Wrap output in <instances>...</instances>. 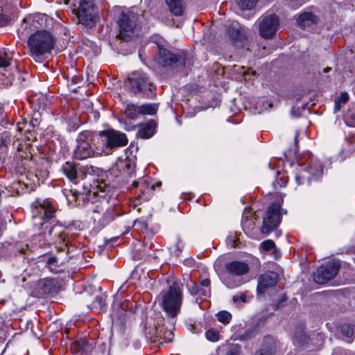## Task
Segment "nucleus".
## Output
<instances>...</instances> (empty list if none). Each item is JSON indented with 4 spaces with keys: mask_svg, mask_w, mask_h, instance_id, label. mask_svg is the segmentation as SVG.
Instances as JSON below:
<instances>
[{
    "mask_svg": "<svg viewBox=\"0 0 355 355\" xmlns=\"http://www.w3.org/2000/svg\"><path fill=\"white\" fill-rule=\"evenodd\" d=\"M114 196H107V194L99 195L95 201L87 202L88 211L94 214H103L107 209L108 206H113L114 204L112 202V198Z\"/></svg>",
    "mask_w": 355,
    "mask_h": 355,
    "instance_id": "nucleus-15",
    "label": "nucleus"
},
{
    "mask_svg": "<svg viewBox=\"0 0 355 355\" xmlns=\"http://www.w3.org/2000/svg\"><path fill=\"white\" fill-rule=\"evenodd\" d=\"M183 12H184V9L182 6V3H181V1L179 0V11H178V13H179V16H181L183 15Z\"/></svg>",
    "mask_w": 355,
    "mask_h": 355,
    "instance_id": "nucleus-56",
    "label": "nucleus"
},
{
    "mask_svg": "<svg viewBox=\"0 0 355 355\" xmlns=\"http://www.w3.org/2000/svg\"><path fill=\"white\" fill-rule=\"evenodd\" d=\"M183 263L185 265V266H187L190 268H193L195 267V260L192 258H188V259H186L184 261H183Z\"/></svg>",
    "mask_w": 355,
    "mask_h": 355,
    "instance_id": "nucleus-52",
    "label": "nucleus"
},
{
    "mask_svg": "<svg viewBox=\"0 0 355 355\" xmlns=\"http://www.w3.org/2000/svg\"><path fill=\"white\" fill-rule=\"evenodd\" d=\"M161 184V182H159L157 184V186H159Z\"/></svg>",
    "mask_w": 355,
    "mask_h": 355,
    "instance_id": "nucleus-64",
    "label": "nucleus"
},
{
    "mask_svg": "<svg viewBox=\"0 0 355 355\" xmlns=\"http://www.w3.org/2000/svg\"><path fill=\"white\" fill-rule=\"evenodd\" d=\"M55 38L47 31H37L28 40V46L33 55L41 56L49 53L54 48Z\"/></svg>",
    "mask_w": 355,
    "mask_h": 355,
    "instance_id": "nucleus-3",
    "label": "nucleus"
},
{
    "mask_svg": "<svg viewBox=\"0 0 355 355\" xmlns=\"http://www.w3.org/2000/svg\"><path fill=\"white\" fill-rule=\"evenodd\" d=\"M281 205L278 202H273L266 211L263 219L261 232L268 234L277 227L281 222V214L279 212Z\"/></svg>",
    "mask_w": 355,
    "mask_h": 355,
    "instance_id": "nucleus-9",
    "label": "nucleus"
},
{
    "mask_svg": "<svg viewBox=\"0 0 355 355\" xmlns=\"http://www.w3.org/2000/svg\"><path fill=\"white\" fill-rule=\"evenodd\" d=\"M340 330L343 336L347 338V342H352V338L354 335L353 327L347 324H345L340 326Z\"/></svg>",
    "mask_w": 355,
    "mask_h": 355,
    "instance_id": "nucleus-34",
    "label": "nucleus"
},
{
    "mask_svg": "<svg viewBox=\"0 0 355 355\" xmlns=\"http://www.w3.org/2000/svg\"><path fill=\"white\" fill-rule=\"evenodd\" d=\"M257 0H238L237 3L239 8L244 10H251L256 5Z\"/></svg>",
    "mask_w": 355,
    "mask_h": 355,
    "instance_id": "nucleus-36",
    "label": "nucleus"
},
{
    "mask_svg": "<svg viewBox=\"0 0 355 355\" xmlns=\"http://www.w3.org/2000/svg\"><path fill=\"white\" fill-rule=\"evenodd\" d=\"M83 187L85 192L88 193H92L94 196L97 193V191H96V187H97L98 185L93 187L91 184H89V185H87L86 184V183H84Z\"/></svg>",
    "mask_w": 355,
    "mask_h": 355,
    "instance_id": "nucleus-45",
    "label": "nucleus"
},
{
    "mask_svg": "<svg viewBox=\"0 0 355 355\" xmlns=\"http://www.w3.org/2000/svg\"><path fill=\"white\" fill-rule=\"evenodd\" d=\"M279 275L273 271H268L260 275L258 278L257 291L258 295H264L268 288H272L277 284Z\"/></svg>",
    "mask_w": 355,
    "mask_h": 355,
    "instance_id": "nucleus-14",
    "label": "nucleus"
},
{
    "mask_svg": "<svg viewBox=\"0 0 355 355\" xmlns=\"http://www.w3.org/2000/svg\"><path fill=\"white\" fill-rule=\"evenodd\" d=\"M277 343L274 338L266 336L264 337L260 348L254 355H274L276 352Z\"/></svg>",
    "mask_w": 355,
    "mask_h": 355,
    "instance_id": "nucleus-20",
    "label": "nucleus"
},
{
    "mask_svg": "<svg viewBox=\"0 0 355 355\" xmlns=\"http://www.w3.org/2000/svg\"><path fill=\"white\" fill-rule=\"evenodd\" d=\"M240 354L241 346L238 344H231L229 345L226 355H240Z\"/></svg>",
    "mask_w": 355,
    "mask_h": 355,
    "instance_id": "nucleus-40",
    "label": "nucleus"
},
{
    "mask_svg": "<svg viewBox=\"0 0 355 355\" xmlns=\"http://www.w3.org/2000/svg\"><path fill=\"white\" fill-rule=\"evenodd\" d=\"M318 22V17L310 12L301 14L297 19V24L302 28H306V27L317 24Z\"/></svg>",
    "mask_w": 355,
    "mask_h": 355,
    "instance_id": "nucleus-23",
    "label": "nucleus"
},
{
    "mask_svg": "<svg viewBox=\"0 0 355 355\" xmlns=\"http://www.w3.org/2000/svg\"><path fill=\"white\" fill-rule=\"evenodd\" d=\"M47 15L42 13H37L31 16L28 20H31L33 24H38L40 26H43L46 21Z\"/></svg>",
    "mask_w": 355,
    "mask_h": 355,
    "instance_id": "nucleus-35",
    "label": "nucleus"
},
{
    "mask_svg": "<svg viewBox=\"0 0 355 355\" xmlns=\"http://www.w3.org/2000/svg\"><path fill=\"white\" fill-rule=\"evenodd\" d=\"M6 223L5 220L0 217V232H1L4 229H6Z\"/></svg>",
    "mask_w": 355,
    "mask_h": 355,
    "instance_id": "nucleus-54",
    "label": "nucleus"
},
{
    "mask_svg": "<svg viewBox=\"0 0 355 355\" xmlns=\"http://www.w3.org/2000/svg\"><path fill=\"white\" fill-rule=\"evenodd\" d=\"M87 307L90 310L103 312L106 308L105 300L103 296L97 295L92 304H87Z\"/></svg>",
    "mask_w": 355,
    "mask_h": 355,
    "instance_id": "nucleus-29",
    "label": "nucleus"
},
{
    "mask_svg": "<svg viewBox=\"0 0 355 355\" xmlns=\"http://www.w3.org/2000/svg\"><path fill=\"white\" fill-rule=\"evenodd\" d=\"M41 288L44 293L54 295L60 291L61 285L56 279H45L42 281Z\"/></svg>",
    "mask_w": 355,
    "mask_h": 355,
    "instance_id": "nucleus-22",
    "label": "nucleus"
},
{
    "mask_svg": "<svg viewBox=\"0 0 355 355\" xmlns=\"http://www.w3.org/2000/svg\"><path fill=\"white\" fill-rule=\"evenodd\" d=\"M60 171L70 182L74 184H77L80 180L87 178L85 167L73 161L65 162Z\"/></svg>",
    "mask_w": 355,
    "mask_h": 355,
    "instance_id": "nucleus-10",
    "label": "nucleus"
},
{
    "mask_svg": "<svg viewBox=\"0 0 355 355\" xmlns=\"http://www.w3.org/2000/svg\"><path fill=\"white\" fill-rule=\"evenodd\" d=\"M226 33L233 42H236L242 35L241 28L238 24H232L227 28Z\"/></svg>",
    "mask_w": 355,
    "mask_h": 355,
    "instance_id": "nucleus-28",
    "label": "nucleus"
},
{
    "mask_svg": "<svg viewBox=\"0 0 355 355\" xmlns=\"http://www.w3.org/2000/svg\"><path fill=\"white\" fill-rule=\"evenodd\" d=\"M50 235H53L55 241L59 243L66 244L67 234L60 225H54L49 230Z\"/></svg>",
    "mask_w": 355,
    "mask_h": 355,
    "instance_id": "nucleus-25",
    "label": "nucleus"
},
{
    "mask_svg": "<svg viewBox=\"0 0 355 355\" xmlns=\"http://www.w3.org/2000/svg\"><path fill=\"white\" fill-rule=\"evenodd\" d=\"M139 16L136 8L126 9L120 12L117 20L119 28V38L125 41H129L137 35L139 28Z\"/></svg>",
    "mask_w": 355,
    "mask_h": 355,
    "instance_id": "nucleus-2",
    "label": "nucleus"
},
{
    "mask_svg": "<svg viewBox=\"0 0 355 355\" xmlns=\"http://www.w3.org/2000/svg\"><path fill=\"white\" fill-rule=\"evenodd\" d=\"M306 179L310 180L311 178L305 176L304 174H297L295 175V181L298 185L303 184Z\"/></svg>",
    "mask_w": 355,
    "mask_h": 355,
    "instance_id": "nucleus-48",
    "label": "nucleus"
},
{
    "mask_svg": "<svg viewBox=\"0 0 355 355\" xmlns=\"http://www.w3.org/2000/svg\"><path fill=\"white\" fill-rule=\"evenodd\" d=\"M10 65L6 53L0 54V67H7Z\"/></svg>",
    "mask_w": 355,
    "mask_h": 355,
    "instance_id": "nucleus-46",
    "label": "nucleus"
},
{
    "mask_svg": "<svg viewBox=\"0 0 355 355\" xmlns=\"http://www.w3.org/2000/svg\"><path fill=\"white\" fill-rule=\"evenodd\" d=\"M218 320L220 322L223 323L224 324H228L231 319H232V315L225 311H220L217 314Z\"/></svg>",
    "mask_w": 355,
    "mask_h": 355,
    "instance_id": "nucleus-37",
    "label": "nucleus"
},
{
    "mask_svg": "<svg viewBox=\"0 0 355 355\" xmlns=\"http://www.w3.org/2000/svg\"><path fill=\"white\" fill-rule=\"evenodd\" d=\"M124 166L127 168V173L131 177L135 173V163L127 161L124 163Z\"/></svg>",
    "mask_w": 355,
    "mask_h": 355,
    "instance_id": "nucleus-44",
    "label": "nucleus"
},
{
    "mask_svg": "<svg viewBox=\"0 0 355 355\" xmlns=\"http://www.w3.org/2000/svg\"><path fill=\"white\" fill-rule=\"evenodd\" d=\"M156 125L153 121H149L146 125L142 127L138 132V136L141 139H149L155 134Z\"/></svg>",
    "mask_w": 355,
    "mask_h": 355,
    "instance_id": "nucleus-27",
    "label": "nucleus"
},
{
    "mask_svg": "<svg viewBox=\"0 0 355 355\" xmlns=\"http://www.w3.org/2000/svg\"><path fill=\"white\" fill-rule=\"evenodd\" d=\"M77 17L80 24L92 28L98 19L95 0H80L77 10Z\"/></svg>",
    "mask_w": 355,
    "mask_h": 355,
    "instance_id": "nucleus-7",
    "label": "nucleus"
},
{
    "mask_svg": "<svg viewBox=\"0 0 355 355\" xmlns=\"http://www.w3.org/2000/svg\"><path fill=\"white\" fill-rule=\"evenodd\" d=\"M206 337L209 340L216 342L219 339V333L214 329H210L206 332Z\"/></svg>",
    "mask_w": 355,
    "mask_h": 355,
    "instance_id": "nucleus-38",
    "label": "nucleus"
},
{
    "mask_svg": "<svg viewBox=\"0 0 355 355\" xmlns=\"http://www.w3.org/2000/svg\"><path fill=\"white\" fill-rule=\"evenodd\" d=\"M340 268V263L336 261H329L322 264L313 272V281L318 284H325L337 275Z\"/></svg>",
    "mask_w": 355,
    "mask_h": 355,
    "instance_id": "nucleus-8",
    "label": "nucleus"
},
{
    "mask_svg": "<svg viewBox=\"0 0 355 355\" xmlns=\"http://www.w3.org/2000/svg\"><path fill=\"white\" fill-rule=\"evenodd\" d=\"M298 135H299V133L297 132L296 134H295V144L297 143Z\"/></svg>",
    "mask_w": 355,
    "mask_h": 355,
    "instance_id": "nucleus-60",
    "label": "nucleus"
},
{
    "mask_svg": "<svg viewBox=\"0 0 355 355\" xmlns=\"http://www.w3.org/2000/svg\"><path fill=\"white\" fill-rule=\"evenodd\" d=\"M125 113L128 118L130 119H135L139 114H141L140 107L139 105H136L135 104H128L126 106Z\"/></svg>",
    "mask_w": 355,
    "mask_h": 355,
    "instance_id": "nucleus-31",
    "label": "nucleus"
},
{
    "mask_svg": "<svg viewBox=\"0 0 355 355\" xmlns=\"http://www.w3.org/2000/svg\"><path fill=\"white\" fill-rule=\"evenodd\" d=\"M226 270L232 275L240 276L249 271L248 265L244 261H234L225 265Z\"/></svg>",
    "mask_w": 355,
    "mask_h": 355,
    "instance_id": "nucleus-21",
    "label": "nucleus"
},
{
    "mask_svg": "<svg viewBox=\"0 0 355 355\" xmlns=\"http://www.w3.org/2000/svg\"><path fill=\"white\" fill-rule=\"evenodd\" d=\"M165 324L159 329L157 330V336L162 339L165 343H171L174 340L175 331L176 319L164 320Z\"/></svg>",
    "mask_w": 355,
    "mask_h": 355,
    "instance_id": "nucleus-18",
    "label": "nucleus"
},
{
    "mask_svg": "<svg viewBox=\"0 0 355 355\" xmlns=\"http://www.w3.org/2000/svg\"><path fill=\"white\" fill-rule=\"evenodd\" d=\"M287 298L285 295H283L278 302L275 304V307L276 309L284 306V303L286 301Z\"/></svg>",
    "mask_w": 355,
    "mask_h": 355,
    "instance_id": "nucleus-51",
    "label": "nucleus"
},
{
    "mask_svg": "<svg viewBox=\"0 0 355 355\" xmlns=\"http://www.w3.org/2000/svg\"><path fill=\"white\" fill-rule=\"evenodd\" d=\"M178 296H179V302L180 301V293H179L178 294Z\"/></svg>",
    "mask_w": 355,
    "mask_h": 355,
    "instance_id": "nucleus-62",
    "label": "nucleus"
},
{
    "mask_svg": "<svg viewBox=\"0 0 355 355\" xmlns=\"http://www.w3.org/2000/svg\"><path fill=\"white\" fill-rule=\"evenodd\" d=\"M133 225L141 230H146L148 227V223L144 219H136L134 220Z\"/></svg>",
    "mask_w": 355,
    "mask_h": 355,
    "instance_id": "nucleus-41",
    "label": "nucleus"
},
{
    "mask_svg": "<svg viewBox=\"0 0 355 355\" xmlns=\"http://www.w3.org/2000/svg\"><path fill=\"white\" fill-rule=\"evenodd\" d=\"M171 12L178 16V0H165Z\"/></svg>",
    "mask_w": 355,
    "mask_h": 355,
    "instance_id": "nucleus-39",
    "label": "nucleus"
},
{
    "mask_svg": "<svg viewBox=\"0 0 355 355\" xmlns=\"http://www.w3.org/2000/svg\"><path fill=\"white\" fill-rule=\"evenodd\" d=\"M155 44L159 49V62L162 66H170L178 60L176 55L166 49L162 44L159 42H155Z\"/></svg>",
    "mask_w": 355,
    "mask_h": 355,
    "instance_id": "nucleus-19",
    "label": "nucleus"
},
{
    "mask_svg": "<svg viewBox=\"0 0 355 355\" xmlns=\"http://www.w3.org/2000/svg\"><path fill=\"white\" fill-rule=\"evenodd\" d=\"M140 113L141 115H153L157 111V105L156 104L146 103L139 105Z\"/></svg>",
    "mask_w": 355,
    "mask_h": 355,
    "instance_id": "nucleus-33",
    "label": "nucleus"
},
{
    "mask_svg": "<svg viewBox=\"0 0 355 355\" xmlns=\"http://www.w3.org/2000/svg\"><path fill=\"white\" fill-rule=\"evenodd\" d=\"M46 267L49 270L55 274L60 273L64 270L63 266L59 261L57 257L54 256H50L46 261Z\"/></svg>",
    "mask_w": 355,
    "mask_h": 355,
    "instance_id": "nucleus-26",
    "label": "nucleus"
},
{
    "mask_svg": "<svg viewBox=\"0 0 355 355\" xmlns=\"http://www.w3.org/2000/svg\"><path fill=\"white\" fill-rule=\"evenodd\" d=\"M132 185L138 189L137 198L140 200H148L152 191L155 189V184H150L146 178L133 181Z\"/></svg>",
    "mask_w": 355,
    "mask_h": 355,
    "instance_id": "nucleus-17",
    "label": "nucleus"
},
{
    "mask_svg": "<svg viewBox=\"0 0 355 355\" xmlns=\"http://www.w3.org/2000/svg\"><path fill=\"white\" fill-rule=\"evenodd\" d=\"M281 182H279L278 181L273 182V187L275 189H277L279 187H282L284 185V182L282 180V178H280Z\"/></svg>",
    "mask_w": 355,
    "mask_h": 355,
    "instance_id": "nucleus-53",
    "label": "nucleus"
},
{
    "mask_svg": "<svg viewBox=\"0 0 355 355\" xmlns=\"http://www.w3.org/2000/svg\"><path fill=\"white\" fill-rule=\"evenodd\" d=\"M232 300L234 302H237L239 301H241L243 303H245L247 302V300H246V295L245 293H241V295H234L232 297Z\"/></svg>",
    "mask_w": 355,
    "mask_h": 355,
    "instance_id": "nucleus-49",
    "label": "nucleus"
},
{
    "mask_svg": "<svg viewBox=\"0 0 355 355\" xmlns=\"http://www.w3.org/2000/svg\"><path fill=\"white\" fill-rule=\"evenodd\" d=\"M112 202H113L114 205L108 206L107 209H106L99 218H96L94 216H92L94 222L96 223L101 228L105 227L123 214L120 201L116 198V196L112 198Z\"/></svg>",
    "mask_w": 355,
    "mask_h": 355,
    "instance_id": "nucleus-11",
    "label": "nucleus"
},
{
    "mask_svg": "<svg viewBox=\"0 0 355 355\" xmlns=\"http://www.w3.org/2000/svg\"><path fill=\"white\" fill-rule=\"evenodd\" d=\"M256 335L257 329L255 328H250L245 331L243 334H238L234 340L247 341L254 338Z\"/></svg>",
    "mask_w": 355,
    "mask_h": 355,
    "instance_id": "nucleus-32",
    "label": "nucleus"
},
{
    "mask_svg": "<svg viewBox=\"0 0 355 355\" xmlns=\"http://www.w3.org/2000/svg\"><path fill=\"white\" fill-rule=\"evenodd\" d=\"M179 73L187 76L191 65V60L184 51L179 52Z\"/></svg>",
    "mask_w": 355,
    "mask_h": 355,
    "instance_id": "nucleus-24",
    "label": "nucleus"
},
{
    "mask_svg": "<svg viewBox=\"0 0 355 355\" xmlns=\"http://www.w3.org/2000/svg\"><path fill=\"white\" fill-rule=\"evenodd\" d=\"M124 128L127 131H131V130L135 129V125H129L128 127H125Z\"/></svg>",
    "mask_w": 355,
    "mask_h": 355,
    "instance_id": "nucleus-58",
    "label": "nucleus"
},
{
    "mask_svg": "<svg viewBox=\"0 0 355 355\" xmlns=\"http://www.w3.org/2000/svg\"><path fill=\"white\" fill-rule=\"evenodd\" d=\"M70 348L73 355H90L94 349V342L87 338H80L73 341Z\"/></svg>",
    "mask_w": 355,
    "mask_h": 355,
    "instance_id": "nucleus-16",
    "label": "nucleus"
},
{
    "mask_svg": "<svg viewBox=\"0 0 355 355\" xmlns=\"http://www.w3.org/2000/svg\"><path fill=\"white\" fill-rule=\"evenodd\" d=\"M200 286H201L200 287L201 288L209 289L211 291L209 279L206 278V279H202L200 281Z\"/></svg>",
    "mask_w": 355,
    "mask_h": 355,
    "instance_id": "nucleus-50",
    "label": "nucleus"
},
{
    "mask_svg": "<svg viewBox=\"0 0 355 355\" xmlns=\"http://www.w3.org/2000/svg\"><path fill=\"white\" fill-rule=\"evenodd\" d=\"M33 218L42 220H50L55 216V209L47 200L37 199L32 203Z\"/></svg>",
    "mask_w": 355,
    "mask_h": 355,
    "instance_id": "nucleus-12",
    "label": "nucleus"
},
{
    "mask_svg": "<svg viewBox=\"0 0 355 355\" xmlns=\"http://www.w3.org/2000/svg\"><path fill=\"white\" fill-rule=\"evenodd\" d=\"M187 287L189 292L193 295L200 294L201 295L207 297L210 295V291L209 289L201 288L199 285L192 281H190V283L187 284Z\"/></svg>",
    "mask_w": 355,
    "mask_h": 355,
    "instance_id": "nucleus-30",
    "label": "nucleus"
},
{
    "mask_svg": "<svg viewBox=\"0 0 355 355\" xmlns=\"http://www.w3.org/2000/svg\"><path fill=\"white\" fill-rule=\"evenodd\" d=\"M77 143L73 151L75 159L83 160L94 156H100L96 153V139L94 140V147H93L92 139L88 132H82L79 134Z\"/></svg>",
    "mask_w": 355,
    "mask_h": 355,
    "instance_id": "nucleus-6",
    "label": "nucleus"
},
{
    "mask_svg": "<svg viewBox=\"0 0 355 355\" xmlns=\"http://www.w3.org/2000/svg\"><path fill=\"white\" fill-rule=\"evenodd\" d=\"M261 247L265 251H269L275 247V243L272 240H266L261 243Z\"/></svg>",
    "mask_w": 355,
    "mask_h": 355,
    "instance_id": "nucleus-42",
    "label": "nucleus"
},
{
    "mask_svg": "<svg viewBox=\"0 0 355 355\" xmlns=\"http://www.w3.org/2000/svg\"><path fill=\"white\" fill-rule=\"evenodd\" d=\"M78 127V125H74V126L73 127L72 130H77Z\"/></svg>",
    "mask_w": 355,
    "mask_h": 355,
    "instance_id": "nucleus-61",
    "label": "nucleus"
},
{
    "mask_svg": "<svg viewBox=\"0 0 355 355\" xmlns=\"http://www.w3.org/2000/svg\"><path fill=\"white\" fill-rule=\"evenodd\" d=\"M337 102L340 104H345L349 100V95L347 92H343L339 97L335 99Z\"/></svg>",
    "mask_w": 355,
    "mask_h": 355,
    "instance_id": "nucleus-47",
    "label": "nucleus"
},
{
    "mask_svg": "<svg viewBox=\"0 0 355 355\" xmlns=\"http://www.w3.org/2000/svg\"><path fill=\"white\" fill-rule=\"evenodd\" d=\"M334 104H335V107H334L335 112H339L341 109L342 104H340V103L337 102L336 100L334 101Z\"/></svg>",
    "mask_w": 355,
    "mask_h": 355,
    "instance_id": "nucleus-55",
    "label": "nucleus"
},
{
    "mask_svg": "<svg viewBox=\"0 0 355 355\" xmlns=\"http://www.w3.org/2000/svg\"><path fill=\"white\" fill-rule=\"evenodd\" d=\"M11 22V18L4 14H0V27L8 25Z\"/></svg>",
    "mask_w": 355,
    "mask_h": 355,
    "instance_id": "nucleus-43",
    "label": "nucleus"
},
{
    "mask_svg": "<svg viewBox=\"0 0 355 355\" xmlns=\"http://www.w3.org/2000/svg\"><path fill=\"white\" fill-rule=\"evenodd\" d=\"M128 87L135 95L150 96L154 94L155 85L150 76L143 71H135L128 78Z\"/></svg>",
    "mask_w": 355,
    "mask_h": 355,
    "instance_id": "nucleus-4",
    "label": "nucleus"
},
{
    "mask_svg": "<svg viewBox=\"0 0 355 355\" xmlns=\"http://www.w3.org/2000/svg\"><path fill=\"white\" fill-rule=\"evenodd\" d=\"M175 119L176 120H178V116H177V114H175Z\"/></svg>",
    "mask_w": 355,
    "mask_h": 355,
    "instance_id": "nucleus-63",
    "label": "nucleus"
},
{
    "mask_svg": "<svg viewBox=\"0 0 355 355\" xmlns=\"http://www.w3.org/2000/svg\"><path fill=\"white\" fill-rule=\"evenodd\" d=\"M279 25V17L270 14L263 17L259 23V35L265 39L272 38L276 33Z\"/></svg>",
    "mask_w": 355,
    "mask_h": 355,
    "instance_id": "nucleus-13",
    "label": "nucleus"
},
{
    "mask_svg": "<svg viewBox=\"0 0 355 355\" xmlns=\"http://www.w3.org/2000/svg\"><path fill=\"white\" fill-rule=\"evenodd\" d=\"M160 306L164 313V320L176 319L178 315V284L173 282L162 292Z\"/></svg>",
    "mask_w": 355,
    "mask_h": 355,
    "instance_id": "nucleus-5",
    "label": "nucleus"
},
{
    "mask_svg": "<svg viewBox=\"0 0 355 355\" xmlns=\"http://www.w3.org/2000/svg\"><path fill=\"white\" fill-rule=\"evenodd\" d=\"M118 306V309H120V311H119V314H122L123 313V311H125V308L123 307V304H117Z\"/></svg>",
    "mask_w": 355,
    "mask_h": 355,
    "instance_id": "nucleus-57",
    "label": "nucleus"
},
{
    "mask_svg": "<svg viewBox=\"0 0 355 355\" xmlns=\"http://www.w3.org/2000/svg\"><path fill=\"white\" fill-rule=\"evenodd\" d=\"M125 134L113 129L101 131L96 137V153L100 156L108 155L117 148L126 146Z\"/></svg>",
    "mask_w": 355,
    "mask_h": 355,
    "instance_id": "nucleus-1",
    "label": "nucleus"
},
{
    "mask_svg": "<svg viewBox=\"0 0 355 355\" xmlns=\"http://www.w3.org/2000/svg\"><path fill=\"white\" fill-rule=\"evenodd\" d=\"M78 80H80V79L78 77H73L72 82L75 84L78 83Z\"/></svg>",
    "mask_w": 355,
    "mask_h": 355,
    "instance_id": "nucleus-59",
    "label": "nucleus"
}]
</instances>
